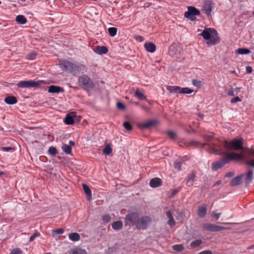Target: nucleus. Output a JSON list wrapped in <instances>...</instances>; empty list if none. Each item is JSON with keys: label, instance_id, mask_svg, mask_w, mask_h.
<instances>
[{"label": "nucleus", "instance_id": "e2e57ef3", "mask_svg": "<svg viewBox=\"0 0 254 254\" xmlns=\"http://www.w3.org/2000/svg\"><path fill=\"white\" fill-rule=\"evenodd\" d=\"M141 108H142V109H143L146 112H148L149 111L148 108L146 107H145V106H141Z\"/></svg>", "mask_w": 254, "mask_h": 254}, {"label": "nucleus", "instance_id": "5701e85b", "mask_svg": "<svg viewBox=\"0 0 254 254\" xmlns=\"http://www.w3.org/2000/svg\"><path fill=\"white\" fill-rule=\"evenodd\" d=\"M70 254H87V252L85 250L76 248L71 251Z\"/></svg>", "mask_w": 254, "mask_h": 254}, {"label": "nucleus", "instance_id": "0e129e2a", "mask_svg": "<svg viewBox=\"0 0 254 254\" xmlns=\"http://www.w3.org/2000/svg\"><path fill=\"white\" fill-rule=\"evenodd\" d=\"M221 184V181L219 180L216 182L215 184V186L219 185Z\"/></svg>", "mask_w": 254, "mask_h": 254}, {"label": "nucleus", "instance_id": "b1692460", "mask_svg": "<svg viewBox=\"0 0 254 254\" xmlns=\"http://www.w3.org/2000/svg\"><path fill=\"white\" fill-rule=\"evenodd\" d=\"M203 10L207 15H210L211 11V6L209 2H206L204 4L203 6Z\"/></svg>", "mask_w": 254, "mask_h": 254}, {"label": "nucleus", "instance_id": "39448f33", "mask_svg": "<svg viewBox=\"0 0 254 254\" xmlns=\"http://www.w3.org/2000/svg\"><path fill=\"white\" fill-rule=\"evenodd\" d=\"M167 89L171 93L191 94L193 90L189 88H181L177 86H167Z\"/></svg>", "mask_w": 254, "mask_h": 254}, {"label": "nucleus", "instance_id": "f03ea898", "mask_svg": "<svg viewBox=\"0 0 254 254\" xmlns=\"http://www.w3.org/2000/svg\"><path fill=\"white\" fill-rule=\"evenodd\" d=\"M207 40V44L215 45L220 42L217 31L213 28H205L200 34Z\"/></svg>", "mask_w": 254, "mask_h": 254}, {"label": "nucleus", "instance_id": "338daca9", "mask_svg": "<svg viewBox=\"0 0 254 254\" xmlns=\"http://www.w3.org/2000/svg\"><path fill=\"white\" fill-rule=\"evenodd\" d=\"M204 115L202 114H198V117L200 118V119H202Z\"/></svg>", "mask_w": 254, "mask_h": 254}, {"label": "nucleus", "instance_id": "ddd939ff", "mask_svg": "<svg viewBox=\"0 0 254 254\" xmlns=\"http://www.w3.org/2000/svg\"><path fill=\"white\" fill-rule=\"evenodd\" d=\"M76 117V113L74 112L68 114L64 119V123L66 125H72L74 124V118Z\"/></svg>", "mask_w": 254, "mask_h": 254}, {"label": "nucleus", "instance_id": "a18cd8bd", "mask_svg": "<svg viewBox=\"0 0 254 254\" xmlns=\"http://www.w3.org/2000/svg\"><path fill=\"white\" fill-rule=\"evenodd\" d=\"M22 251L19 248L13 249L10 254H21Z\"/></svg>", "mask_w": 254, "mask_h": 254}, {"label": "nucleus", "instance_id": "6ab92c4d", "mask_svg": "<svg viewBox=\"0 0 254 254\" xmlns=\"http://www.w3.org/2000/svg\"><path fill=\"white\" fill-rule=\"evenodd\" d=\"M94 52L99 54H106L108 49L105 46H97L94 49Z\"/></svg>", "mask_w": 254, "mask_h": 254}, {"label": "nucleus", "instance_id": "4be33fe9", "mask_svg": "<svg viewBox=\"0 0 254 254\" xmlns=\"http://www.w3.org/2000/svg\"><path fill=\"white\" fill-rule=\"evenodd\" d=\"M4 102L7 104H14L17 103V99L14 96H8L4 99Z\"/></svg>", "mask_w": 254, "mask_h": 254}, {"label": "nucleus", "instance_id": "f8f14e48", "mask_svg": "<svg viewBox=\"0 0 254 254\" xmlns=\"http://www.w3.org/2000/svg\"><path fill=\"white\" fill-rule=\"evenodd\" d=\"M138 218V214L137 213H131L127 215L126 222L127 224L133 222H135L136 223Z\"/></svg>", "mask_w": 254, "mask_h": 254}, {"label": "nucleus", "instance_id": "aec40b11", "mask_svg": "<svg viewBox=\"0 0 254 254\" xmlns=\"http://www.w3.org/2000/svg\"><path fill=\"white\" fill-rule=\"evenodd\" d=\"M166 216L167 218L169 219L168 224L170 226H173L175 225L176 222L173 217L172 214L170 211H168L166 212Z\"/></svg>", "mask_w": 254, "mask_h": 254}, {"label": "nucleus", "instance_id": "603ef678", "mask_svg": "<svg viewBox=\"0 0 254 254\" xmlns=\"http://www.w3.org/2000/svg\"><path fill=\"white\" fill-rule=\"evenodd\" d=\"M64 230L62 228H60V229H56V230H53V233H57V234H63L64 233Z\"/></svg>", "mask_w": 254, "mask_h": 254}, {"label": "nucleus", "instance_id": "13d9d810", "mask_svg": "<svg viewBox=\"0 0 254 254\" xmlns=\"http://www.w3.org/2000/svg\"><path fill=\"white\" fill-rule=\"evenodd\" d=\"M212 136L210 134H209V135H206L204 136V138L205 139L207 140V141H210L211 140V138H212Z\"/></svg>", "mask_w": 254, "mask_h": 254}, {"label": "nucleus", "instance_id": "9b49d317", "mask_svg": "<svg viewBox=\"0 0 254 254\" xmlns=\"http://www.w3.org/2000/svg\"><path fill=\"white\" fill-rule=\"evenodd\" d=\"M199 14V11L195 8L190 6L189 7L188 11L185 13V16L191 20H193L195 16Z\"/></svg>", "mask_w": 254, "mask_h": 254}, {"label": "nucleus", "instance_id": "09e8293b", "mask_svg": "<svg viewBox=\"0 0 254 254\" xmlns=\"http://www.w3.org/2000/svg\"><path fill=\"white\" fill-rule=\"evenodd\" d=\"M102 219L105 223H108L110 221V217L108 215H105L103 216Z\"/></svg>", "mask_w": 254, "mask_h": 254}, {"label": "nucleus", "instance_id": "4d7b16f0", "mask_svg": "<svg viewBox=\"0 0 254 254\" xmlns=\"http://www.w3.org/2000/svg\"><path fill=\"white\" fill-rule=\"evenodd\" d=\"M13 148L10 147H3L2 148V150L4 151H8L11 150H13Z\"/></svg>", "mask_w": 254, "mask_h": 254}, {"label": "nucleus", "instance_id": "4468645a", "mask_svg": "<svg viewBox=\"0 0 254 254\" xmlns=\"http://www.w3.org/2000/svg\"><path fill=\"white\" fill-rule=\"evenodd\" d=\"M63 88L55 85H51L48 87V92L52 93H58L59 92H63Z\"/></svg>", "mask_w": 254, "mask_h": 254}, {"label": "nucleus", "instance_id": "bb28decb", "mask_svg": "<svg viewBox=\"0 0 254 254\" xmlns=\"http://www.w3.org/2000/svg\"><path fill=\"white\" fill-rule=\"evenodd\" d=\"M135 95L137 98L140 100H145L146 99V96L138 89L136 90L135 92Z\"/></svg>", "mask_w": 254, "mask_h": 254}, {"label": "nucleus", "instance_id": "9d476101", "mask_svg": "<svg viewBox=\"0 0 254 254\" xmlns=\"http://www.w3.org/2000/svg\"><path fill=\"white\" fill-rule=\"evenodd\" d=\"M169 55L175 58H178L181 54V48L177 44H173L169 47Z\"/></svg>", "mask_w": 254, "mask_h": 254}, {"label": "nucleus", "instance_id": "774afa93", "mask_svg": "<svg viewBox=\"0 0 254 254\" xmlns=\"http://www.w3.org/2000/svg\"><path fill=\"white\" fill-rule=\"evenodd\" d=\"M136 39H138L140 41H142V37H141V36H137V37L136 38Z\"/></svg>", "mask_w": 254, "mask_h": 254}, {"label": "nucleus", "instance_id": "423d86ee", "mask_svg": "<svg viewBox=\"0 0 254 254\" xmlns=\"http://www.w3.org/2000/svg\"><path fill=\"white\" fill-rule=\"evenodd\" d=\"M151 218L148 216L141 217L138 218L135 225L138 229H145L151 223Z\"/></svg>", "mask_w": 254, "mask_h": 254}, {"label": "nucleus", "instance_id": "f704fd0d", "mask_svg": "<svg viewBox=\"0 0 254 254\" xmlns=\"http://www.w3.org/2000/svg\"><path fill=\"white\" fill-rule=\"evenodd\" d=\"M182 163L183 161L181 159L177 160L174 163V167L178 170H180Z\"/></svg>", "mask_w": 254, "mask_h": 254}, {"label": "nucleus", "instance_id": "e433bc0d", "mask_svg": "<svg viewBox=\"0 0 254 254\" xmlns=\"http://www.w3.org/2000/svg\"><path fill=\"white\" fill-rule=\"evenodd\" d=\"M108 32L110 36L113 37L117 34V29L115 27H110L108 28Z\"/></svg>", "mask_w": 254, "mask_h": 254}, {"label": "nucleus", "instance_id": "c756f323", "mask_svg": "<svg viewBox=\"0 0 254 254\" xmlns=\"http://www.w3.org/2000/svg\"><path fill=\"white\" fill-rule=\"evenodd\" d=\"M103 153L106 155H109L112 152V148L110 144H108L103 149Z\"/></svg>", "mask_w": 254, "mask_h": 254}, {"label": "nucleus", "instance_id": "a211bd4d", "mask_svg": "<svg viewBox=\"0 0 254 254\" xmlns=\"http://www.w3.org/2000/svg\"><path fill=\"white\" fill-rule=\"evenodd\" d=\"M161 184V180L158 178L152 179L150 182V186L152 188H156L160 186Z\"/></svg>", "mask_w": 254, "mask_h": 254}, {"label": "nucleus", "instance_id": "f3484780", "mask_svg": "<svg viewBox=\"0 0 254 254\" xmlns=\"http://www.w3.org/2000/svg\"><path fill=\"white\" fill-rule=\"evenodd\" d=\"M243 178V175H240L233 178L230 183L231 186H235L240 184Z\"/></svg>", "mask_w": 254, "mask_h": 254}, {"label": "nucleus", "instance_id": "7ed1b4c3", "mask_svg": "<svg viewBox=\"0 0 254 254\" xmlns=\"http://www.w3.org/2000/svg\"><path fill=\"white\" fill-rule=\"evenodd\" d=\"M78 84L85 90H89L94 87L93 81L87 75L84 74L79 77Z\"/></svg>", "mask_w": 254, "mask_h": 254}, {"label": "nucleus", "instance_id": "680f3d73", "mask_svg": "<svg viewBox=\"0 0 254 254\" xmlns=\"http://www.w3.org/2000/svg\"><path fill=\"white\" fill-rule=\"evenodd\" d=\"M177 192L178 191L177 190H174L171 194V196L173 197V196H174L177 193Z\"/></svg>", "mask_w": 254, "mask_h": 254}, {"label": "nucleus", "instance_id": "3c124183", "mask_svg": "<svg viewBox=\"0 0 254 254\" xmlns=\"http://www.w3.org/2000/svg\"><path fill=\"white\" fill-rule=\"evenodd\" d=\"M240 101H241V99L239 97L237 96V97H236L233 98L231 100V103L232 104H234V103H235L236 102H240Z\"/></svg>", "mask_w": 254, "mask_h": 254}, {"label": "nucleus", "instance_id": "c9c22d12", "mask_svg": "<svg viewBox=\"0 0 254 254\" xmlns=\"http://www.w3.org/2000/svg\"><path fill=\"white\" fill-rule=\"evenodd\" d=\"M168 136L172 139L175 140L177 137L176 133L173 131H168L167 132Z\"/></svg>", "mask_w": 254, "mask_h": 254}, {"label": "nucleus", "instance_id": "79ce46f5", "mask_svg": "<svg viewBox=\"0 0 254 254\" xmlns=\"http://www.w3.org/2000/svg\"><path fill=\"white\" fill-rule=\"evenodd\" d=\"M49 152L50 154L55 155L57 153V150L54 147H50L49 149Z\"/></svg>", "mask_w": 254, "mask_h": 254}, {"label": "nucleus", "instance_id": "052dcab7", "mask_svg": "<svg viewBox=\"0 0 254 254\" xmlns=\"http://www.w3.org/2000/svg\"><path fill=\"white\" fill-rule=\"evenodd\" d=\"M227 94L229 96H234L235 95L234 91L231 90L228 91Z\"/></svg>", "mask_w": 254, "mask_h": 254}, {"label": "nucleus", "instance_id": "69168bd1", "mask_svg": "<svg viewBox=\"0 0 254 254\" xmlns=\"http://www.w3.org/2000/svg\"><path fill=\"white\" fill-rule=\"evenodd\" d=\"M69 144L70 146V145L74 146L75 145L74 142L73 141H69Z\"/></svg>", "mask_w": 254, "mask_h": 254}, {"label": "nucleus", "instance_id": "72a5a7b5", "mask_svg": "<svg viewBox=\"0 0 254 254\" xmlns=\"http://www.w3.org/2000/svg\"><path fill=\"white\" fill-rule=\"evenodd\" d=\"M195 177V174H191L188 178L187 183L189 186H191L193 185L194 179Z\"/></svg>", "mask_w": 254, "mask_h": 254}, {"label": "nucleus", "instance_id": "bf43d9fd", "mask_svg": "<svg viewBox=\"0 0 254 254\" xmlns=\"http://www.w3.org/2000/svg\"><path fill=\"white\" fill-rule=\"evenodd\" d=\"M246 71L247 73H251L252 71V68L251 66H247L246 67Z\"/></svg>", "mask_w": 254, "mask_h": 254}, {"label": "nucleus", "instance_id": "4c0bfd02", "mask_svg": "<svg viewBox=\"0 0 254 254\" xmlns=\"http://www.w3.org/2000/svg\"><path fill=\"white\" fill-rule=\"evenodd\" d=\"M173 249L177 252H181L184 250V246L182 244L175 245L173 246Z\"/></svg>", "mask_w": 254, "mask_h": 254}, {"label": "nucleus", "instance_id": "6e6552de", "mask_svg": "<svg viewBox=\"0 0 254 254\" xmlns=\"http://www.w3.org/2000/svg\"><path fill=\"white\" fill-rule=\"evenodd\" d=\"M42 82V81H35L33 80L21 81L17 84V85L20 88L35 87L39 86Z\"/></svg>", "mask_w": 254, "mask_h": 254}, {"label": "nucleus", "instance_id": "6e6d98bb", "mask_svg": "<svg viewBox=\"0 0 254 254\" xmlns=\"http://www.w3.org/2000/svg\"><path fill=\"white\" fill-rule=\"evenodd\" d=\"M234 175V173H233L232 172H230L225 175V177L230 178V177H233Z\"/></svg>", "mask_w": 254, "mask_h": 254}, {"label": "nucleus", "instance_id": "c85d7f7f", "mask_svg": "<svg viewBox=\"0 0 254 254\" xmlns=\"http://www.w3.org/2000/svg\"><path fill=\"white\" fill-rule=\"evenodd\" d=\"M62 150L66 154H70L71 152V147L67 144H64L62 147Z\"/></svg>", "mask_w": 254, "mask_h": 254}, {"label": "nucleus", "instance_id": "58836bf2", "mask_svg": "<svg viewBox=\"0 0 254 254\" xmlns=\"http://www.w3.org/2000/svg\"><path fill=\"white\" fill-rule=\"evenodd\" d=\"M77 67H78V72L79 71H85L86 72L87 71V68L86 66L84 64H77Z\"/></svg>", "mask_w": 254, "mask_h": 254}, {"label": "nucleus", "instance_id": "f257e3e1", "mask_svg": "<svg viewBox=\"0 0 254 254\" xmlns=\"http://www.w3.org/2000/svg\"><path fill=\"white\" fill-rule=\"evenodd\" d=\"M217 140H214L209 143V145L211 152L216 154L224 155L223 158L218 161L213 163L211 169L216 171L221 168L225 164L228 163L233 160L244 159L246 165L254 168V159L248 154V150L244 152L243 154L236 153H228L231 150H238L242 148V142L240 139H235L232 141H223L220 144H217Z\"/></svg>", "mask_w": 254, "mask_h": 254}, {"label": "nucleus", "instance_id": "20e7f679", "mask_svg": "<svg viewBox=\"0 0 254 254\" xmlns=\"http://www.w3.org/2000/svg\"><path fill=\"white\" fill-rule=\"evenodd\" d=\"M60 65L63 70L76 74L78 72L77 64L65 60H61Z\"/></svg>", "mask_w": 254, "mask_h": 254}, {"label": "nucleus", "instance_id": "864d4df0", "mask_svg": "<svg viewBox=\"0 0 254 254\" xmlns=\"http://www.w3.org/2000/svg\"><path fill=\"white\" fill-rule=\"evenodd\" d=\"M248 153L250 156L253 159V157H254V149L248 150Z\"/></svg>", "mask_w": 254, "mask_h": 254}, {"label": "nucleus", "instance_id": "2f4dec72", "mask_svg": "<svg viewBox=\"0 0 254 254\" xmlns=\"http://www.w3.org/2000/svg\"><path fill=\"white\" fill-rule=\"evenodd\" d=\"M202 243V241L201 240H196L193 242H192L190 244V246L192 248H196L197 247H198Z\"/></svg>", "mask_w": 254, "mask_h": 254}, {"label": "nucleus", "instance_id": "de8ad7c7", "mask_svg": "<svg viewBox=\"0 0 254 254\" xmlns=\"http://www.w3.org/2000/svg\"><path fill=\"white\" fill-rule=\"evenodd\" d=\"M192 84L196 87H199L201 85V82L196 79H193L192 81Z\"/></svg>", "mask_w": 254, "mask_h": 254}, {"label": "nucleus", "instance_id": "5fc2aeb1", "mask_svg": "<svg viewBox=\"0 0 254 254\" xmlns=\"http://www.w3.org/2000/svg\"><path fill=\"white\" fill-rule=\"evenodd\" d=\"M198 254H212V253L210 251L206 250V251H202V252L199 253Z\"/></svg>", "mask_w": 254, "mask_h": 254}, {"label": "nucleus", "instance_id": "a878e982", "mask_svg": "<svg viewBox=\"0 0 254 254\" xmlns=\"http://www.w3.org/2000/svg\"><path fill=\"white\" fill-rule=\"evenodd\" d=\"M123 227V223L121 221H118L115 222L112 224L113 228L115 230H120Z\"/></svg>", "mask_w": 254, "mask_h": 254}, {"label": "nucleus", "instance_id": "2eb2a0df", "mask_svg": "<svg viewBox=\"0 0 254 254\" xmlns=\"http://www.w3.org/2000/svg\"><path fill=\"white\" fill-rule=\"evenodd\" d=\"M144 48L147 51L150 53H153L155 51L156 46L155 44L151 42L146 43L144 44Z\"/></svg>", "mask_w": 254, "mask_h": 254}, {"label": "nucleus", "instance_id": "393cba45", "mask_svg": "<svg viewBox=\"0 0 254 254\" xmlns=\"http://www.w3.org/2000/svg\"><path fill=\"white\" fill-rule=\"evenodd\" d=\"M16 21L19 24H24L26 23V18L22 15H19L16 17Z\"/></svg>", "mask_w": 254, "mask_h": 254}, {"label": "nucleus", "instance_id": "8fccbe9b", "mask_svg": "<svg viewBox=\"0 0 254 254\" xmlns=\"http://www.w3.org/2000/svg\"><path fill=\"white\" fill-rule=\"evenodd\" d=\"M117 106L119 109L124 110L125 109V105L121 102H118Z\"/></svg>", "mask_w": 254, "mask_h": 254}, {"label": "nucleus", "instance_id": "dca6fc26", "mask_svg": "<svg viewBox=\"0 0 254 254\" xmlns=\"http://www.w3.org/2000/svg\"><path fill=\"white\" fill-rule=\"evenodd\" d=\"M254 172L252 170H249L246 174L245 183L246 185L249 184L253 179Z\"/></svg>", "mask_w": 254, "mask_h": 254}, {"label": "nucleus", "instance_id": "412c9836", "mask_svg": "<svg viewBox=\"0 0 254 254\" xmlns=\"http://www.w3.org/2000/svg\"><path fill=\"white\" fill-rule=\"evenodd\" d=\"M207 208L204 206H199L197 211V214L199 217L203 218L205 217L206 214Z\"/></svg>", "mask_w": 254, "mask_h": 254}, {"label": "nucleus", "instance_id": "c03bdc74", "mask_svg": "<svg viewBox=\"0 0 254 254\" xmlns=\"http://www.w3.org/2000/svg\"><path fill=\"white\" fill-rule=\"evenodd\" d=\"M198 143L195 141H188L186 142L185 144L186 146H196Z\"/></svg>", "mask_w": 254, "mask_h": 254}, {"label": "nucleus", "instance_id": "1a4fd4ad", "mask_svg": "<svg viewBox=\"0 0 254 254\" xmlns=\"http://www.w3.org/2000/svg\"><path fill=\"white\" fill-rule=\"evenodd\" d=\"M158 124V121L155 120H149L145 122L137 124L138 127L141 129H149Z\"/></svg>", "mask_w": 254, "mask_h": 254}, {"label": "nucleus", "instance_id": "49530a36", "mask_svg": "<svg viewBox=\"0 0 254 254\" xmlns=\"http://www.w3.org/2000/svg\"><path fill=\"white\" fill-rule=\"evenodd\" d=\"M221 213H217L215 211H212L211 215L212 216L214 217L216 220L219 219V218L220 217Z\"/></svg>", "mask_w": 254, "mask_h": 254}, {"label": "nucleus", "instance_id": "37998d69", "mask_svg": "<svg viewBox=\"0 0 254 254\" xmlns=\"http://www.w3.org/2000/svg\"><path fill=\"white\" fill-rule=\"evenodd\" d=\"M40 234L37 231H35L34 234L30 238L29 241L32 242L35 238L40 236Z\"/></svg>", "mask_w": 254, "mask_h": 254}, {"label": "nucleus", "instance_id": "ea45409f", "mask_svg": "<svg viewBox=\"0 0 254 254\" xmlns=\"http://www.w3.org/2000/svg\"><path fill=\"white\" fill-rule=\"evenodd\" d=\"M36 55L37 53L35 52H32L27 55V58L29 60H32L36 58Z\"/></svg>", "mask_w": 254, "mask_h": 254}, {"label": "nucleus", "instance_id": "cd10ccee", "mask_svg": "<svg viewBox=\"0 0 254 254\" xmlns=\"http://www.w3.org/2000/svg\"><path fill=\"white\" fill-rule=\"evenodd\" d=\"M69 239L73 241H78L80 238V235L76 233H71L69 235Z\"/></svg>", "mask_w": 254, "mask_h": 254}, {"label": "nucleus", "instance_id": "7c9ffc66", "mask_svg": "<svg viewBox=\"0 0 254 254\" xmlns=\"http://www.w3.org/2000/svg\"><path fill=\"white\" fill-rule=\"evenodd\" d=\"M236 53L241 55H247L250 53V51L248 49L239 48L237 50Z\"/></svg>", "mask_w": 254, "mask_h": 254}, {"label": "nucleus", "instance_id": "a19ab883", "mask_svg": "<svg viewBox=\"0 0 254 254\" xmlns=\"http://www.w3.org/2000/svg\"><path fill=\"white\" fill-rule=\"evenodd\" d=\"M124 127L127 130H131L132 129V126L131 125L130 123L128 122H125L124 123Z\"/></svg>", "mask_w": 254, "mask_h": 254}, {"label": "nucleus", "instance_id": "0eeeda50", "mask_svg": "<svg viewBox=\"0 0 254 254\" xmlns=\"http://www.w3.org/2000/svg\"><path fill=\"white\" fill-rule=\"evenodd\" d=\"M202 228L205 230L210 232H218L224 230L229 229V228L224 227L211 223H204L202 224Z\"/></svg>", "mask_w": 254, "mask_h": 254}, {"label": "nucleus", "instance_id": "473e14b6", "mask_svg": "<svg viewBox=\"0 0 254 254\" xmlns=\"http://www.w3.org/2000/svg\"><path fill=\"white\" fill-rule=\"evenodd\" d=\"M83 189L85 193L90 197H91V191L90 189L86 184H83Z\"/></svg>", "mask_w": 254, "mask_h": 254}]
</instances>
